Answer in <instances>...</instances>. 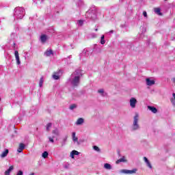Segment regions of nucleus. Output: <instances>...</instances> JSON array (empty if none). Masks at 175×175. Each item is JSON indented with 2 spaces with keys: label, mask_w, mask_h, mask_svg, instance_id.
Here are the masks:
<instances>
[{
  "label": "nucleus",
  "mask_w": 175,
  "mask_h": 175,
  "mask_svg": "<svg viewBox=\"0 0 175 175\" xmlns=\"http://www.w3.org/2000/svg\"><path fill=\"white\" fill-rule=\"evenodd\" d=\"M90 51H88L87 49H84L82 51L81 55V57H88L90 55Z\"/></svg>",
  "instance_id": "obj_17"
},
{
  "label": "nucleus",
  "mask_w": 175,
  "mask_h": 175,
  "mask_svg": "<svg viewBox=\"0 0 175 175\" xmlns=\"http://www.w3.org/2000/svg\"><path fill=\"white\" fill-rule=\"evenodd\" d=\"M76 107H77V105L76 104H72L71 105H70V110H75V109H76Z\"/></svg>",
  "instance_id": "obj_29"
},
{
  "label": "nucleus",
  "mask_w": 175,
  "mask_h": 175,
  "mask_svg": "<svg viewBox=\"0 0 175 175\" xmlns=\"http://www.w3.org/2000/svg\"><path fill=\"white\" fill-rule=\"evenodd\" d=\"M16 38H17V35H16V33H11L10 36V40H14V39H16Z\"/></svg>",
  "instance_id": "obj_25"
},
{
  "label": "nucleus",
  "mask_w": 175,
  "mask_h": 175,
  "mask_svg": "<svg viewBox=\"0 0 175 175\" xmlns=\"http://www.w3.org/2000/svg\"><path fill=\"white\" fill-rule=\"evenodd\" d=\"M5 175H10V172L5 171Z\"/></svg>",
  "instance_id": "obj_38"
},
{
  "label": "nucleus",
  "mask_w": 175,
  "mask_h": 175,
  "mask_svg": "<svg viewBox=\"0 0 175 175\" xmlns=\"http://www.w3.org/2000/svg\"><path fill=\"white\" fill-rule=\"evenodd\" d=\"M14 56H15V59L17 65H21V61H20V55H18V51H14Z\"/></svg>",
  "instance_id": "obj_8"
},
{
  "label": "nucleus",
  "mask_w": 175,
  "mask_h": 175,
  "mask_svg": "<svg viewBox=\"0 0 175 175\" xmlns=\"http://www.w3.org/2000/svg\"><path fill=\"white\" fill-rule=\"evenodd\" d=\"M54 136L53 137H49V140L51 143H54Z\"/></svg>",
  "instance_id": "obj_32"
},
{
  "label": "nucleus",
  "mask_w": 175,
  "mask_h": 175,
  "mask_svg": "<svg viewBox=\"0 0 175 175\" xmlns=\"http://www.w3.org/2000/svg\"><path fill=\"white\" fill-rule=\"evenodd\" d=\"M8 154H9V150L5 149V151H3L1 154V158H5V157H8Z\"/></svg>",
  "instance_id": "obj_20"
},
{
  "label": "nucleus",
  "mask_w": 175,
  "mask_h": 175,
  "mask_svg": "<svg viewBox=\"0 0 175 175\" xmlns=\"http://www.w3.org/2000/svg\"><path fill=\"white\" fill-rule=\"evenodd\" d=\"M24 148H25V145L24 144H20L17 149L18 152H23Z\"/></svg>",
  "instance_id": "obj_16"
},
{
  "label": "nucleus",
  "mask_w": 175,
  "mask_h": 175,
  "mask_svg": "<svg viewBox=\"0 0 175 175\" xmlns=\"http://www.w3.org/2000/svg\"><path fill=\"white\" fill-rule=\"evenodd\" d=\"M60 73L61 70H59L57 72H54V74L53 75V79H54V80H59L61 76V75H59Z\"/></svg>",
  "instance_id": "obj_12"
},
{
  "label": "nucleus",
  "mask_w": 175,
  "mask_h": 175,
  "mask_svg": "<svg viewBox=\"0 0 175 175\" xmlns=\"http://www.w3.org/2000/svg\"><path fill=\"white\" fill-rule=\"evenodd\" d=\"M79 154H80L79 151L74 150L70 152V157L72 158V159H75V155H79Z\"/></svg>",
  "instance_id": "obj_15"
},
{
  "label": "nucleus",
  "mask_w": 175,
  "mask_h": 175,
  "mask_svg": "<svg viewBox=\"0 0 175 175\" xmlns=\"http://www.w3.org/2000/svg\"><path fill=\"white\" fill-rule=\"evenodd\" d=\"M92 148L94 151H95L96 152H98V153L102 152V150L100 149L99 146H93Z\"/></svg>",
  "instance_id": "obj_19"
},
{
  "label": "nucleus",
  "mask_w": 175,
  "mask_h": 175,
  "mask_svg": "<svg viewBox=\"0 0 175 175\" xmlns=\"http://www.w3.org/2000/svg\"><path fill=\"white\" fill-rule=\"evenodd\" d=\"M81 70H75L68 79V83L72 87H79L80 85V79L81 78Z\"/></svg>",
  "instance_id": "obj_1"
},
{
  "label": "nucleus",
  "mask_w": 175,
  "mask_h": 175,
  "mask_svg": "<svg viewBox=\"0 0 175 175\" xmlns=\"http://www.w3.org/2000/svg\"><path fill=\"white\" fill-rule=\"evenodd\" d=\"M25 14V10L21 7H18L14 9V16L16 20H21Z\"/></svg>",
  "instance_id": "obj_2"
},
{
  "label": "nucleus",
  "mask_w": 175,
  "mask_h": 175,
  "mask_svg": "<svg viewBox=\"0 0 175 175\" xmlns=\"http://www.w3.org/2000/svg\"><path fill=\"white\" fill-rule=\"evenodd\" d=\"M84 24V21L83 20H79L77 21V25H79V27H81V25H83Z\"/></svg>",
  "instance_id": "obj_30"
},
{
  "label": "nucleus",
  "mask_w": 175,
  "mask_h": 175,
  "mask_svg": "<svg viewBox=\"0 0 175 175\" xmlns=\"http://www.w3.org/2000/svg\"><path fill=\"white\" fill-rule=\"evenodd\" d=\"M148 110H150V111H152V113H153L154 114H157V113H158V109H157L155 108V107H152V106H148Z\"/></svg>",
  "instance_id": "obj_14"
},
{
  "label": "nucleus",
  "mask_w": 175,
  "mask_h": 175,
  "mask_svg": "<svg viewBox=\"0 0 175 175\" xmlns=\"http://www.w3.org/2000/svg\"><path fill=\"white\" fill-rule=\"evenodd\" d=\"M100 43L101 44H105V43H106V40H105V36H101L100 38Z\"/></svg>",
  "instance_id": "obj_28"
},
{
  "label": "nucleus",
  "mask_w": 175,
  "mask_h": 175,
  "mask_svg": "<svg viewBox=\"0 0 175 175\" xmlns=\"http://www.w3.org/2000/svg\"><path fill=\"white\" fill-rule=\"evenodd\" d=\"M97 92L100 96H107V92H106L104 89H98Z\"/></svg>",
  "instance_id": "obj_10"
},
{
  "label": "nucleus",
  "mask_w": 175,
  "mask_h": 175,
  "mask_svg": "<svg viewBox=\"0 0 175 175\" xmlns=\"http://www.w3.org/2000/svg\"><path fill=\"white\" fill-rule=\"evenodd\" d=\"M51 128V123H49L47 125H46V131H50V129Z\"/></svg>",
  "instance_id": "obj_34"
},
{
  "label": "nucleus",
  "mask_w": 175,
  "mask_h": 175,
  "mask_svg": "<svg viewBox=\"0 0 175 175\" xmlns=\"http://www.w3.org/2000/svg\"><path fill=\"white\" fill-rule=\"evenodd\" d=\"M137 172V169L135 168L131 170H121L120 173H122L124 174H135Z\"/></svg>",
  "instance_id": "obj_6"
},
{
  "label": "nucleus",
  "mask_w": 175,
  "mask_h": 175,
  "mask_svg": "<svg viewBox=\"0 0 175 175\" xmlns=\"http://www.w3.org/2000/svg\"><path fill=\"white\" fill-rule=\"evenodd\" d=\"M53 135H55V136H59V130L58 129H55V130L53 131Z\"/></svg>",
  "instance_id": "obj_26"
},
{
  "label": "nucleus",
  "mask_w": 175,
  "mask_h": 175,
  "mask_svg": "<svg viewBox=\"0 0 175 175\" xmlns=\"http://www.w3.org/2000/svg\"><path fill=\"white\" fill-rule=\"evenodd\" d=\"M44 55L46 57H50L51 55H53V51L51 49H48L45 53Z\"/></svg>",
  "instance_id": "obj_21"
},
{
  "label": "nucleus",
  "mask_w": 175,
  "mask_h": 175,
  "mask_svg": "<svg viewBox=\"0 0 175 175\" xmlns=\"http://www.w3.org/2000/svg\"><path fill=\"white\" fill-rule=\"evenodd\" d=\"M43 77H42L40 79V81H39V87H43Z\"/></svg>",
  "instance_id": "obj_31"
},
{
  "label": "nucleus",
  "mask_w": 175,
  "mask_h": 175,
  "mask_svg": "<svg viewBox=\"0 0 175 175\" xmlns=\"http://www.w3.org/2000/svg\"><path fill=\"white\" fill-rule=\"evenodd\" d=\"M129 105L131 109H135L136 105H137V100L134 97L131 98L129 100Z\"/></svg>",
  "instance_id": "obj_5"
},
{
  "label": "nucleus",
  "mask_w": 175,
  "mask_h": 175,
  "mask_svg": "<svg viewBox=\"0 0 175 175\" xmlns=\"http://www.w3.org/2000/svg\"><path fill=\"white\" fill-rule=\"evenodd\" d=\"M12 47L14 50H16V42H13Z\"/></svg>",
  "instance_id": "obj_37"
},
{
  "label": "nucleus",
  "mask_w": 175,
  "mask_h": 175,
  "mask_svg": "<svg viewBox=\"0 0 175 175\" xmlns=\"http://www.w3.org/2000/svg\"><path fill=\"white\" fill-rule=\"evenodd\" d=\"M144 161L145 163L146 164V166H148V167H149V169H152V165H151V163H150V161L148 160V159H147V157H144Z\"/></svg>",
  "instance_id": "obj_13"
},
{
  "label": "nucleus",
  "mask_w": 175,
  "mask_h": 175,
  "mask_svg": "<svg viewBox=\"0 0 175 175\" xmlns=\"http://www.w3.org/2000/svg\"><path fill=\"white\" fill-rule=\"evenodd\" d=\"M75 124L76 125H83L84 124V119L82 118H78Z\"/></svg>",
  "instance_id": "obj_18"
},
{
  "label": "nucleus",
  "mask_w": 175,
  "mask_h": 175,
  "mask_svg": "<svg viewBox=\"0 0 175 175\" xmlns=\"http://www.w3.org/2000/svg\"><path fill=\"white\" fill-rule=\"evenodd\" d=\"M171 102L173 105H174V100L173 99H171Z\"/></svg>",
  "instance_id": "obj_40"
},
{
  "label": "nucleus",
  "mask_w": 175,
  "mask_h": 175,
  "mask_svg": "<svg viewBox=\"0 0 175 175\" xmlns=\"http://www.w3.org/2000/svg\"><path fill=\"white\" fill-rule=\"evenodd\" d=\"M120 162H126V159L125 156H123L121 159L116 161L117 164L120 163Z\"/></svg>",
  "instance_id": "obj_22"
},
{
  "label": "nucleus",
  "mask_w": 175,
  "mask_h": 175,
  "mask_svg": "<svg viewBox=\"0 0 175 175\" xmlns=\"http://www.w3.org/2000/svg\"><path fill=\"white\" fill-rule=\"evenodd\" d=\"M16 175H24V172H23V171H21V170H19L17 172Z\"/></svg>",
  "instance_id": "obj_35"
},
{
  "label": "nucleus",
  "mask_w": 175,
  "mask_h": 175,
  "mask_svg": "<svg viewBox=\"0 0 175 175\" xmlns=\"http://www.w3.org/2000/svg\"><path fill=\"white\" fill-rule=\"evenodd\" d=\"M165 2H166V1H167V0H164Z\"/></svg>",
  "instance_id": "obj_44"
},
{
  "label": "nucleus",
  "mask_w": 175,
  "mask_h": 175,
  "mask_svg": "<svg viewBox=\"0 0 175 175\" xmlns=\"http://www.w3.org/2000/svg\"><path fill=\"white\" fill-rule=\"evenodd\" d=\"M146 81V85L149 87H151V85H154V84H155V81L152 78H147Z\"/></svg>",
  "instance_id": "obj_9"
},
{
  "label": "nucleus",
  "mask_w": 175,
  "mask_h": 175,
  "mask_svg": "<svg viewBox=\"0 0 175 175\" xmlns=\"http://www.w3.org/2000/svg\"><path fill=\"white\" fill-rule=\"evenodd\" d=\"M114 33V31H113V30H111V31H109V32H108V33Z\"/></svg>",
  "instance_id": "obj_39"
},
{
  "label": "nucleus",
  "mask_w": 175,
  "mask_h": 175,
  "mask_svg": "<svg viewBox=\"0 0 175 175\" xmlns=\"http://www.w3.org/2000/svg\"><path fill=\"white\" fill-rule=\"evenodd\" d=\"M72 142L77 144V146H80V142H79V137L76 136V132H72Z\"/></svg>",
  "instance_id": "obj_7"
},
{
  "label": "nucleus",
  "mask_w": 175,
  "mask_h": 175,
  "mask_svg": "<svg viewBox=\"0 0 175 175\" xmlns=\"http://www.w3.org/2000/svg\"><path fill=\"white\" fill-rule=\"evenodd\" d=\"M86 16L92 20H95L96 18V9L91 8L86 12Z\"/></svg>",
  "instance_id": "obj_4"
},
{
  "label": "nucleus",
  "mask_w": 175,
  "mask_h": 175,
  "mask_svg": "<svg viewBox=\"0 0 175 175\" xmlns=\"http://www.w3.org/2000/svg\"><path fill=\"white\" fill-rule=\"evenodd\" d=\"M93 37L96 38V34H94Z\"/></svg>",
  "instance_id": "obj_42"
},
{
  "label": "nucleus",
  "mask_w": 175,
  "mask_h": 175,
  "mask_svg": "<svg viewBox=\"0 0 175 175\" xmlns=\"http://www.w3.org/2000/svg\"><path fill=\"white\" fill-rule=\"evenodd\" d=\"M13 169H14V167H13V165H11L6 171L10 173V172H12Z\"/></svg>",
  "instance_id": "obj_33"
},
{
  "label": "nucleus",
  "mask_w": 175,
  "mask_h": 175,
  "mask_svg": "<svg viewBox=\"0 0 175 175\" xmlns=\"http://www.w3.org/2000/svg\"><path fill=\"white\" fill-rule=\"evenodd\" d=\"M104 167H105L107 170H111V165H110L109 163H105V164H104Z\"/></svg>",
  "instance_id": "obj_24"
},
{
  "label": "nucleus",
  "mask_w": 175,
  "mask_h": 175,
  "mask_svg": "<svg viewBox=\"0 0 175 175\" xmlns=\"http://www.w3.org/2000/svg\"><path fill=\"white\" fill-rule=\"evenodd\" d=\"M143 16H144V17H147V12L144 11L143 12Z\"/></svg>",
  "instance_id": "obj_36"
},
{
  "label": "nucleus",
  "mask_w": 175,
  "mask_h": 175,
  "mask_svg": "<svg viewBox=\"0 0 175 175\" xmlns=\"http://www.w3.org/2000/svg\"><path fill=\"white\" fill-rule=\"evenodd\" d=\"M154 13H156V14H158L159 16H162V13L161 12V8H154Z\"/></svg>",
  "instance_id": "obj_23"
},
{
  "label": "nucleus",
  "mask_w": 175,
  "mask_h": 175,
  "mask_svg": "<svg viewBox=\"0 0 175 175\" xmlns=\"http://www.w3.org/2000/svg\"><path fill=\"white\" fill-rule=\"evenodd\" d=\"M42 157L46 159V158L49 157V152H47V151L44 152L42 154Z\"/></svg>",
  "instance_id": "obj_27"
},
{
  "label": "nucleus",
  "mask_w": 175,
  "mask_h": 175,
  "mask_svg": "<svg viewBox=\"0 0 175 175\" xmlns=\"http://www.w3.org/2000/svg\"><path fill=\"white\" fill-rule=\"evenodd\" d=\"M29 175H35V173L31 172V173H30Z\"/></svg>",
  "instance_id": "obj_41"
},
{
  "label": "nucleus",
  "mask_w": 175,
  "mask_h": 175,
  "mask_svg": "<svg viewBox=\"0 0 175 175\" xmlns=\"http://www.w3.org/2000/svg\"><path fill=\"white\" fill-rule=\"evenodd\" d=\"M47 39H49V37H47V36L45 34H42L40 37V40L41 43H46V42L47 41Z\"/></svg>",
  "instance_id": "obj_11"
},
{
  "label": "nucleus",
  "mask_w": 175,
  "mask_h": 175,
  "mask_svg": "<svg viewBox=\"0 0 175 175\" xmlns=\"http://www.w3.org/2000/svg\"><path fill=\"white\" fill-rule=\"evenodd\" d=\"M131 129L132 131H137L140 129V126L139 125V113H137L134 116Z\"/></svg>",
  "instance_id": "obj_3"
},
{
  "label": "nucleus",
  "mask_w": 175,
  "mask_h": 175,
  "mask_svg": "<svg viewBox=\"0 0 175 175\" xmlns=\"http://www.w3.org/2000/svg\"><path fill=\"white\" fill-rule=\"evenodd\" d=\"M95 31H98V29H96Z\"/></svg>",
  "instance_id": "obj_43"
}]
</instances>
